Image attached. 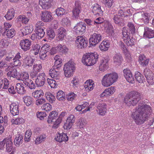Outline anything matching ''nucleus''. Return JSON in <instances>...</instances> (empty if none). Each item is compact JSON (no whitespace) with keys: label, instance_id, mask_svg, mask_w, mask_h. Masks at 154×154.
Returning a JSON list of instances; mask_svg holds the SVG:
<instances>
[{"label":"nucleus","instance_id":"obj_30","mask_svg":"<svg viewBox=\"0 0 154 154\" xmlns=\"http://www.w3.org/2000/svg\"><path fill=\"white\" fill-rule=\"evenodd\" d=\"M15 90L17 93L21 94H23L26 93V91L23 86V84L20 83H17L16 85Z\"/></svg>","mask_w":154,"mask_h":154},{"label":"nucleus","instance_id":"obj_7","mask_svg":"<svg viewBox=\"0 0 154 154\" xmlns=\"http://www.w3.org/2000/svg\"><path fill=\"white\" fill-rule=\"evenodd\" d=\"M88 41L83 36L79 35L76 38L75 46L79 49L85 48L88 46Z\"/></svg>","mask_w":154,"mask_h":154},{"label":"nucleus","instance_id":"obj_59","mask_svg":"<svg viewBox=\"0 0 154 154\" xmlns=\"http://www.w3.org/2000/svg\"><path fill=\"white\" fill-rule=\"evenodd\" d=\"M36 116L40 120H42L45 119V118H46L47 115L44 112H38Z\"/></svg>","mask_w":154,"mask_h":154},{"label":"nucleus","instance_id":"obj_5","mask_svg":"<svg viewBox=\"0 0 154 154\" xmlns=\"http://www.w3.org/2000/svg\"><path fill=\"white\" fill-rule=\"evenodd\" d=\"M81 11L82 7L80 2L79 1H76L72 10V19L75 20H78L80 17V14Z\"/></svg>","mask_w":154,"mask_h":154},{"label":"nucleus","instance_id":"obj_44","mask_svg":"<svg viewBox=\"0 0 154 154\" xmlns=\"http://www.w3.org/2000/svg\"><path fill=\"white\" fill-rule=\"evenodd\" d=\"M41 46L38 44L33 45L32 46L31 51L35 55L38 54Z\"/></svg>","mask_w":154,"mask_h":154},{"label":"nucleus","instance_id":"obj_11","mask_svg":"<svg viewBox=\"0 0 154 154\" xmlns=\"http://www.w3.org/2000/svg\"><path fill=\"white\" fill-rule=\"evenodd\" d=\"M40 15L41 20L45 23L50 22L53 19L51 13L48 11H42Z\"/></svg>","mask_w":154,"mask_h":154},{"label":"nucleus","instance_id":"obj_48","mask_svg":"<svg viewBox=\"0 0 154 154\" xmlns=\"http://www.w3.org/2000/svg\"><path fill=\"white\" fill-rule=\"evenodd\" d=\"M135 79L139 83H142L144 81V76L140 72H137L135 73Z\"/></svg>","mask_w":154,"mask_h":154},{"label":"nucleus","instance_id":"obj_1","mask_svg":"<svg viewBox=\"0 0 154 154\" xmlns=\"http://www.w3.org/2000/svg\"><path fill=\"white\" fill-rule=\"evenodd\" d=\"M151 110L149 106L143 103H139L137 109L135 112L139 114L135 116V123L137 125H141L147 120Z\"/></svg>","mask_w":154,"mask_h":154},{"label":"nucleus","instance_id":"obj_34","mask_svg":"<svg viewBox=\"0 0 154 154\" xmlns=\"http://www.w3.org/2000/svg\"><path fill=\"white\" fill-rule=\"evenodd\" d=\"M110 44L108 41H103L99 46L100 50L102 51H107L109 47Z\"/></svg>","mask_w":154,"mask_h":154},{"label":"nucleus","instance_id":"obj_4","mask_svg":"<svg viewBox=\"0 0 154 154\" xmlns=\"http://www.w3.org/2000/svg\"><path fill=\"white\" fill-rule=\"evenodd\" d=\"M126 12H123L122 10H120L117 14L113 16L112 20L114 22L119 26H123L125 25L124 17H127L128 15L125 14Z\"/></svg>","mask_w":154,"mask_h":154},{"label":"nucleus","instance_id":"obj_54","mask_svg":"<svg viewBox=\"0 0 154 154\" xmlns=\"http://www.w3.org/2000/svg\"><path fill=\"white\" fill-rule=\"evenodd\" d=\"M56 97L59 100H65V94L62 91H58Z\"/></svg>","mask_w":154,"mask_h":154},{"label":"nucleus","instance_id":"obj_45","mask_svg":"<svg viewBox=\"0 0 154 154\" xmlns=\"http://www.w3.org/2000/svg\"><path fill=\"white\" fill-rule=\"evenodd\" d=\"M54 139L56 141L61 143L63 141H67L68 140V137L67 135H57Z\"/></svg>","mask_w":154,"mask_h":154},{"label":"nucleus","instance_id":"obj_40","mask_svg":"<svg viewBox=\"0 0 154 154\" xmlns=\"http://www.w3.org/2000/svg\"><path fill=\"white\" fill-rule=\"evenodd\" d=\"M23 101L25 104L27 106H29L31 105L33 102V99L31 97L26 96L23 97Z\"/></svg>","mask_w":154,"mask_h":154},{"label":"nucleus","instance_id":"obj_6","mask_svg":"<svg viewBox=\"0 0 154 154\" xmlns=\"http://www.w3.org/2000/svg\"><path fill=\"white\" fill-rule=\"evenodd\" d=\"M75 70V63L73 62L69 61L64 66L63 70L66 77H70L71 76Z\"/></svg>","mask_w":154,"mask_h":154},{"label":"nucleus","instance_id":"obj_13","mask_svg":"<svg viewBox=\"0 0 154 154\" xmlns=\"http://www.w3.org/2000/svg\"><path fill=\"white\" fill-rule=\"evenodd\" d=\"M31 45V41L28 39H25L20 41V45L21 49L24 52L29 50Z\"/></svg>","mask_w":154,"mask_h":154},{"label":"nucleus","instance_id":"obj_16","mask_svg":"<svg viewBox=\"0 0 154 154\" xmlns=\"http://www.w3.org/2000/svg\"><path fill=\"white\" fill-rule=\"evenodd\" d=\"M92 11L94 14L101 16L103 15V11L101 8V6L97 3H95L91 7Z\"/></svg>","mask_w":154,"mask_h":154},{"label":"nucleus","instance_id":"obj_47","mask_svg":"<svg viewBox=\"0 0 154 154\" xmlns=\"http://www.w3.org/2000/svg\"><path fill=\"white\" fill-rule=\"evenodd\" d=\"M134 35H130L129 36L128 40H126V43L128 46L132 47L134 45L135 39L134 38Z\"/></svg>","mask_w":154,"mask_h":154},{"label":"nucleus","instance_id":"obj_42","mask_svg":"<svg viewBox=\"0 0 154 154\" xmlns=\"http://www.w3.org/2000/svg\"><path fill=\"white\" fill-rule=\"evenodd\" d=\"M32 96L34 98H42L44 95V93L42 90L35 91L32 93Z\"/></svg>","mask_w":154,"mask_h":154},{"label":"nucleus","instance_id":"obj_35","mask_svg":"<svg viewBox=\"0 0 154 154\" xmlns=\"http://www.w3.org/2000/svg\"><path fill=\"white\" fill-rule=\"evenodd\" d=\"M33 30V29L32 26H25L21 30V33L23 36L27 35L31 33Z\"/></svg>","mask_w":154,"mask_h":154},{"label":"nucleus","instance_id":"obj_31","mask_svg":"<svg viewBox=\"0 0 154 154\" xmlns=\"http://www.w3.org/2000/svg\"><path fill=\"white\" fill-rule=\"evenodd\" d=\"M114 63L118 65L121 64L123 59L120 54L117 53L114 55L113 57Z\"/></svg>","mask_w":154,"mask_h":154},{"label":"nucleus","instance_id":"obj_27","mask_svg":"<svg viewBox=\"0 0 154 154\" xmlns=\"http://www.w3.org/2000/svg\"><path fill=\"white\" fill-rule=\"evenodd\" d=\"M49 73L52 78L57 80L58 79L59 75L60 74V72L58 70L56 69L55 68L52 67L49 70Z\"/></svg>","mask_w":154,"mask_h":154},{"label":"nucleus","instance_id":"obj_14","mask_svg":"<svg viewBox=\"0 0 154 154\" xmlns=\"http://www.w3.org/2000/svg\"><path fill=\"white\" fill-rule=\"evenodd\" d=\"M37 78L35 79V83L37 87H40L43 86L45 81L46 76L44 73H42L39 74L36 76Z\"/></svg>","mask_w":154,"mask_h":154},{"label":"nucleus","instance_id":"obj_64","mask_svg":"<svg viewBox=\"0 0 154 154\" xmlns=\"http://www.w3.org/2000/svg\"><path fill=\"white\" fill-rule=\"evenodd\" d=\"M119 44L123 53L127 52V51L128 50L126 48V46L122 41H120L119 42Z\"/></svg>","mask_w":154,"mask_h":154},{"label":"nucleus","instance_id":"obj_55","mask_svg":"<svg viewBox=\"0 0 154 154\" xmlns=\"http://www.w3.org/2000/svg\"><path fill=\"white\" fill-rule=\"evenodd\" d=\"M46 98L47 100L52 103L53 101L55 100V97L50 92H47L45 94Z\"/></svg>","mask_w":154,"mask_h":154},{"label":"nucleus","instance_id":"obj_17","mask_svg":"<svg viewBox=\"0 0 154 154\" xmlns=\"http://www.w3.org/2000/svg\"><path fill=\"white\" fill-rule=\"evenodd\" d=\"M75 118L73 115H70L67 119L66 122L63 126L64 129L68 130L71 128L74 123Z\"/></svg>","mask_w":154,"mask_h":154},{"label":"nucleus","instance_id":"obj_3","mask_svg":"<svg viewBox=\"0 0 154 154\" xmlns=\"http://www.w3.org/2000/svg\"><path fill=\"white\" fill-rule=\"evenodd\" d=\"M118 78V75L116 72H112L106 74L102 80V84L104 86L108 87L116 82Z\"/></svg>","mask_w":154,"mask_h":154},{"label":"nucleus","instance_id":"obj_24","mask_svg":"<svg viewBox=\"0 0 154 154\" xmlns=\"http://www.w3.org/2000/svg\"><path fill=\"white\" fill-rule=\"evenodd\" d=\"M66 114L65 111H63L61 112L58 118L54 122V123L53 125V127L55 128H57L59 125L62 121V119L64 118Z\"/></svg>","mask_w":154,"mask_h":154},{"label":"nucleus","instance_id":"obj_63","mask_svg":"<svg viewBox=\"0 0 154 154\" xmlns=\"http://www.w3.org/2000/svg\"><path fill=\"white\" fill-rule=\"evenodd\" d=\"M62 59L55 61L54 65L52 67L55 68L56 69L58 70L62 66Z\"/></svg>","mask_w":154,"mask_h":154},{"label":"nucleus","instance_id":"obj_26","mask_svg":"<svg viewBox=\"0 0 154 154\" xmlns=\"http://www.w3.org/2000/svg\"><path fill=\"white\" fill-rule=\"evenodd\" d=\"M149 58H147L143 54L140 55L139 56V61L140 64L143 66H146L149 63Z\"/></svg>","mask_w":154,"mask_h":154},{"label":"nucleus","instance_id":"obj_22","mask_svg":"<svg viewBox=\"0 0 154 154\" xmlns=\"http://www.w3.org/2000/svg\"><path fill=\"white\" fill-rule=\"evenodd\" d=\"M58 36V38L59 40H63L67 33L66 29L64 28L61 27L57 30L56 32Z\"/></svg>","mask_w":154,"mask_h":154},{"label":"nucleus","instance_id":"obj_37","mask_svg":"<svg viewBox=\"0 0 154 154\" xmlns=\"http://www.w3.org/2000/svg\"><path fill=\"white\" fill-rule=\"evenodd\" d=\"M19 72H17V69L13 67L11 71H9L7 73V75L10 77H12L14 78H16L17 79L18 77Z\"/></svg>","mask_w":154,"mask_h":154},{"label":"nucleus","instance_id":"obj_58","mask_svg":"<svg viewBox=\"0 0 154 154\" xmlns=\"http://www.w3.org/2000/svg\"><path fill=\"white\" fill-rule=\"evenodd\" d=\"M47 81L49 85L50 86L51 88H55L57 84L58 81H56L55 79H47Z\"/></svg>","mask_w":154,"mask_h":154},{"label":"nucleus","instance_id":"obj_57","mask_svg":"<svg viewBox=\"0 0 154 154\" xmlns=\"http://www.w3.org/2000/svg\"><path fill=\"white\" fill-rule=\"evenodd\" d=\"M128 26L129 27V33L132 35L135 34V26L131 22H129L128 24Z\"/></svg>","mask_w":154,"mask_h":154},{"label":"nucleus","instance_id":"obj_12","mask_svg":"<svg viewBox=\"0 0 154 154\" xmlns=\"http://www.w3.org/2000/svg\"><path fill=\"white\" fill-rule=\"evenodd\" d=\"M86 24L84 22H80L74 26V29L76 33L80 34L84 33L86 29Z\"/></svg>","mask_w":154,"mask_h":154},{"label":"nucleus","instance_id":"obj_18","mask_svg":"<svg viewBox=\"0 0 154 154\" xmlns=\"http://www.w3.org/2000/svg\"><path fill=\"white\" fill-rule=\"evenodd\" d=\"M124 75L127 81L131 83H134L135 82L134 77L132 76L131 71L128 68L123 70Z\"/></svg>","mask_w":154,"mask_h":154},{"label":"nucleus","instance_id":"obj_33","mask_svg":"<svg viewBox=\"0 0 154 154\" xmlns=\"http://www.w3.org/2000/svg\"><path fill=\"white\" fill-rule=\"evenodd\" d=\"M13 148V143L12 142L11 137L7 138L6 142V150L7 152H11Z\"/></svg>","mask_w":154,"mask_h":154},{"label":"nucleus","instance_id":"obj_38","mask_svg":"<svg viewBox=\"0 0 154 154\" xmlns=\"http://www.w3.org/2000/svg\"><path fill=\"white\" fill-rule=\"evenodd\" d=\"M57 49L60 53L66 54L68 52L69 49L66 45H62L60 44H59L57 47Z\"/></svg>","mask_w":154,"mask_h":154},{"label":"nucleus","instance_id":"obj_61","mask_svg":"<svg viewBox=\"0 0 154 154\" xmlns=\"http://www.w3.org/2000/svg\"><path fill=\"white\" fill-rule=\"evenodd\" d=\"M52 106L49 103H44L42 107V109L45 110L46 111H49L52 109Z\"/></svg>","mask_w":154,"mask_h":154},{"label":"nucleus","instance_id":"obj_32","mask_svg":"<svg viewBox=\"0 0 154 154\" xmlns=\"http://www.w3.org/2000/svg\"><path fill=\"white\" fill-rule=\"evenodd\" d=\"M15 13V10L14 8L9 9L5 17L7 20H10L14 17Z\"/></svg>","mask_w":154,"mask_h":154},{"label":"nucleus","instance_id":"obj_36","mask_svg":"<svg viewBox=\"0 0 154 154\" xmlns=\"http://www.w3.org/2000/svg\"><path fill=\"white\" fill-rule=\"evenodd\" d=\"M3 88L4 89H8L9 92L11 94H14L16 93V92L14 89V87L13 86H11L10 87L7 79H6V82H5L4 83Z\"/></svg>","mask_w":154,"mask_h":154},{"label":"nucleus","instance_id":"obj_10","mask_svg":"<svg viewBox=\"0 0 154 154\" xmlns=\"http://www.w3.org/2000/svg\"><path fill=\"white\" fill-rule=\"evenodd\" d=\"M143 72L148 83L150 85H153L154 84V74L148 68H145Z\"/></svg>","mask_w":154,"mask_h":154},{"label":"nucleus","instance_id":"obj_46","mask_svg":"<svg viewBox=\"0 0 154 154\" xmlns=\"http://www.w3.org/2000/svg\"><path fill=\"white\" fill-rule=\"evenodd\" d=\"M35 61V60L29 57H26L23 60V62L26 65L29 66H32Z\"/></svg>","mask_w":154,"mask_h":154},{"label":"nucleus","instance_id":"obj_28","mask_svg":"<svg viewBox=\"0 0 154 154\" xmlns=\"http://www.w3.org/2000/svg\"><path fill=\"white\" fill-rule=\"evenodd\" d=\"M115 89L113 87H111L110 88L106 89L103 93L100 94V97H103L104 96L107 97L108 96H110L114 92Z\"/></svg>","mask_w":154,"mask_h":154},{"label":"nucleus","instance_id":"obj_60","mask_svg":"<svg viewBox=\"0 0 154 154\" xmlns=\"http://www.w3.org/2000/svg\"><path fill=\"white\" fill-rule=\"evenodd\" d=\"M46 135H39L37 137L35 140V143L38 144L44 141L46 138Z\"/></svg>","mask_w":154,"mask_h":154},{"label":"nucleus","instance_id":"obj_51","mask_svg":"<svg viewBox=\"0 0 154 154\" xmlns=\"http://www.w3.org/2000/svg\"><path fill=\"white\" fill-rule=\"evenodd\" d=\"M66 12L65 9L62 8H58L56 10V14L58 17H61L65 14Z\"/></svg>","mask_w":154,"mask_h":154},{"label":"nucleus","instance_id":"obj_19","mask_svg":"<svg viewBox=\"0 0 154 154\" xmlns=\"http://www.w3.org/2000/svg\"><path fill=\"white\" fill-rule=\"evenodd\" d=\"M53 0H39V3L43 9L48 10L52 6Z\"/></svg>","mask_w":154,"mask_h":154},{"label":"nucleus","instance_id":"obj_52","mask_svg":"<svg viewBox=\"0 0 154 154\" xmlns=\"http://www.w3.org/2000/svg\"><path fill=\"white\" fill-rule=\"evenodd\" d=\"M47 34L48 37L50 40L53 39L54 37L55 33L54 31L51 28H49L47 30Z\"/></svg>","mask_w":154,"mask_h":154},{"label":"nucleus","instance_id":"obj_62","mask_svg":"<svg viewBox=\"0 0 154 154\" xmlns=\"http://www.w3.org/2000/svg\"><path fill=\"white\" fill-rule=\"evenodd\" d=\"M102 2L106 7L111 8L113 3V0H102Z\"/></svg>","mask_w":154,"mask_h":154},{"label":"nucleus","instance_id":"obj_41","mask_svg":"<svg viewBox=\"0 0 154 154\" xmlns=\"http://www.w3.org/2000/svg\"><path fill=\"white\" fill-rule=\"evenodd\" d=\"M122 38L124 41H125L127 40H128L129 36L132 35L131 34H128V29L127 27H124L122 29Z\"/></svg>","mask_w":154,"mask_h":154},{"label":"nucleus","instance_id":"obj_21","mask_svg":"<svg viewBox=\"0 0 154 154\" xmlns=\"http://www.w3.org/2000/svg\"><path fill=\"white\" fill-rule=\"evenodd\" d=\"M10 112L14 116L18 115L19 114V105L15 103H11L10 106Z\"/></svg>","mask_w":154,"mask_h":154},{"label":"nucleus","instance_id":"obj_29","mask_svg":"<svg viewBox=\"0 0 154 154\" xmlns=\"http://www.w3.org/2000/svg\"><path fill=\"white\" fill-rule=\"evenodd\" d=\"M33 71L31 73V75L32 77L36 76L38 73L42 69V66L41 64H35L33 66Z\"/></svg>","mask_w":154,"mask_h":154},{"label":"nucleus","instance_id":"obj_49","mask_svg":"<svg viewBox=\"0 0 154 154\" xmlns=\"http://www.w3.org/2000/svg\"><path fill=\"white\" fill-rule=\"evenodd\" d=\"M6 33L5 35L8 38H12L15 35L16 33V32L14 29H11L7 30Z\"/></svg>","mask_w":154,"mask_h":154},{"label":"nucleus","instance_id":"obj_50","mask_svg":"<svg viewBox=\"0 0 154 154\" xmlns=\"http://www.w3.org/2000/svg\"><path fill=\"white\" fill-rule=\"evenodd\" d=\"M18 137H16L14 140V143L16 146H18L21 144L23 142V136L22 135H18Z\"/></svg>","mask_w":154,"mask_h":154},{"label":"nucleus","instance_id":"obj_15","mask_svg":"<svg viewBox=\"0 0 154 154\" xmlns=\"http://www.w3.org/2000/svg\"><path fill=\"white\" fill-rule=\"evenodd\" d=\"M42 21H39L36 23L35 26V31L38 36L41 38L44 37L45 32L43 29L44 27L42 25Z\"/></svg>","mask_w":154,"mask_h":154},{"label":"nucleus","instance_id":"obj_8","mask_svg":"<svg viewBox=\"0 0 154 154\" xmlns=\"http://www.w3.org/2000/svg\"><path fill=\"white\" fill-rule=\"evenodd\" d=\"M135 91H132L125 96L124 98L125 103L128 106H134L135 105L134 100H135Z\"/></svg>","mask_w":154,"mask_h":154},{"label":"nucleus","instance_id":"obj_20","mask_svg":"<svg viewBox=\"0 0 154 154\" xmlns=\"http://www.w3.org/2000/svg\"><path fill=\"white\" fill-rule=\"evenodd\" d=\"M58 113L56 110L53 111L51 112L47 118V122L49 123H51L56 121L58 117Z\"/></svg>","mask_w":154,"mask_h":154},{"label":"nucleus","instance_id":"obj_39","mask_svg":"<svg viewBox=\"0 0 154 154\" xmlns=\"http://www.w3.org/2000/svg\"><path fill=\"white\" fill-rule=\"evenodd\" d=\"M29 79V76L28 73L26 72L19 73L17 79L21 80L23 81V83Z\"/></svg>","mask_w":154,"mask_h":154},{"label":"nucleus","instance_id":"obj_2","mask_svg":"<svg viewBox=\"0 0 154 154\" xmlns=\"http://www.w3.org/2000/svg\"><path fill=\"white\" fill-rule=\"evenodd\" d=\"M98 56L97 53L95 52L86 53L83 56L82 62L86 66H92L96 63Z\"/></svg>","mask_w":154,"mask_h":154},{"label":"nucleus","instance_id":"obj_9","mask_svg":"<svg viewBox=\"0 0 154 154\" xmlns=\"http://www.w3.org/2000/svg\"><path fill=\"white\" fill-rule=\"evenodd\" d=\"M102 35L101 34L95 33L90 36L89 42L91 45L95 46L101 41Z\"/></svg>","mask_w":154,"mask_h":154},{"label":"nucleus","instance_id":"obj_25","mask_svg":"<svg viewBox=\"0 0 154 154\" xmlns=\"http://www.w3.org/2000/svg\"><path fill=\"white\" fill-rule=\"evenodd\" d=\"M143 36L145 38H152L154 37V30L149 28L148 27L144 28Z\"/></svg>","mask_w":154,"mask_h":154},{"label":"nucleus","instance_id":"obj_56","mask_svg":"<svg viewBox=\"0 0 154 154\" xmlns=\"http://www.w3.org/2000/svg\"><path fill=\"white\" fill-rule=\"evenodd\" d=\"M86 124L85 120L84 119L81 118L79 119V121L76 123V125L79 126L80 128H82V130L83 128L85 125Z\"/></svg>","mask_w":154,"mask_h":154},{"label":"nucleus","instance_id":"obj_53","mask_svg":"<svg viewBox=\"0 0 154 154\" xmlns=\"http://www.w3.org/2000/svg\"><path fill=\"white\" fill-rule=\"evenodd\" d=\"M18 20L20 21H22L23 23L27 24L28 23L29 19L27 18L26 16L24 15H20L17 18Z\"/></svg>","mask_w":154,"mask_h":154},{"label":"nucleus","instance_id":"obj_43","mask_svg":"<svg viewBox=\"0 0 154 154\" xmlns=\"http://www.w3.org/2000/svg\"><path fill=\"white\" fill-rule=\"evenodd\" d=\"M24 83L28 88L31 89H35L36 88V85L35 83L30 79H27Z\"/></svg>","mask_w":154,"mask_h":154},{"label":"nucleus","instance_id":"obj_23","mask_svg":"<svg viewBox=\"0 0 154 154\" xmlns=\"http://www.w3.org/2000/svg\"><path fill=\"white\" fill-rule=\"evenodd\" d=\"M107 105L106 104H99L97 107V109L96 111H99V114L101 116L105 115L107 111Z\"/></svg>","mask_w":154,"mask_h":154}]
</instances>
